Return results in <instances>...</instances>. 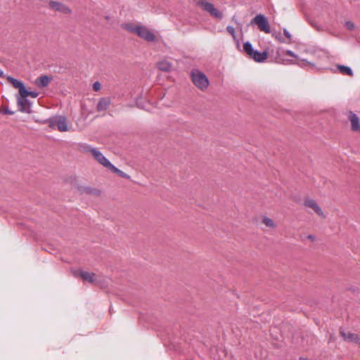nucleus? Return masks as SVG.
Masks as SVG:
<instances>
[{
	"label": "nucleus",
	"mask_w": 360,
	"mask_h": 360,
	"mask_svg": "<svg viewBox=\"0 0 360 360\" xmlns=\"http://www.w3.org/2000/svg\"><path fill=\"white\" fill-rule=\"evenodd\" d=\"M313 27L318 32L326 31L333 35H336L337 32L333 29V24H311Z\"/></svg>",
	"instance_id": "nucleus-11"
},
{
	"label": "nucleus",
	"mask_w": 360,
	"mask_h": 360,
	"mask_svg": "<svg viewBox=\"0 0 360 360\" xmlns=\"http://www.w3.org/2000/svg\"><path fill=\"white\" fill-rule=\"evenodd\" d=\"M263 223L268 227H274V223L273 220L269 217H265L263 219Z\"/></svg>",
	"instance_id": "nucleus-25"
},
{
	"label": "nucleus",
	"mask_w": 360,
	"mask_h": 360,
	"mask_svg": "<svg viewBox=\"0 0 360 360\" xmlns=\"http://www.w3.org/2000/svg\"><path fill=\"white\" fill-rule=\"evenodd\" d=\"M337 68L342 75L353 76V71L352 68L348 66L344 65H338Z\"/></svg>",
	"instance_id": "nucleus-18"
},
{
	"label": "nucleus",
	"mask_w": 360,
	"mask_h": 360,
	"mask_svg": "<svg viewBox=\"0 0 360 360\" xmlns=\"http://www.w3.org/2000/svg\"><path fill=\"white\" fill-rule=\"evenodd\" d=\"M49 6L52 11L63 14H70L72 12L71 9L66 4L60 1H50Z\"/></svg>",
	"instance_id": "nucleus-6"
},
{
	"label": "nucleus",
	"mask_w": 360,
	"mask_h": 360,
	"mask_svg": "<svg viewBox=\"0 0 360 360\" xmlns=\"http://www.w3.org/2000/svg\"><path fill=\"white\" fill-rule=\"evenodd\" d=\"M29 96H31L32 98H37L39 95V93L38 92H36V91H30L29 92Z\"/></svg>",
	"instance_id": "nucleus-29"
},
{
	"label": "nucleus",
	"mask_w": 360,
	"mask_h": 360,
	"mask_svg": "<svg viewBox=\"0 0 360 360\" xmlns=\"http://www.w3.org/2000/svg\"><path fill=\"white\" fill-rule=\"evenodd\" d=\"M73 274L75 277L79 276L84 281H86L91 283H97L98 281L95 274H90L86 271H74Z\"/></svg>",
	"instance_id": "nucleus-7"
},
{
	"label": "nucleus",
	"mask_w": 360,
	"mask_h": 360,
	"mask_svg": "<svg viewBox=\"0 0 360 360\" xmlns=\"http://www.w3.org/2000/svg\"><path fill=\"white\" fill-rule=\"evenodd\" d=\"M32 103L27 98H17V105L19 111L24 113L31 112V106Z\"/></svg>",
	"instance_id": "nucleus-8"
},
{
	"label": "nucleus",
	"mask_w": 360,
	"mask_h": 360,
	"mask_svg": "<svg viewBox=\"0 0 360 360\" xmlns=\"http://www.w3.org/2000/svg\"><path fill=\"white\" fill-rule=\"evenodd\" d=\"M251 23H264L268 22L267 18L262 14H258L252 18L250 21Z\"/></svg>",
	"instance_id": "nucleus-21"
},
{
	"label": "nucleus",
	"mask_w": 360,
	"mask_h": 360,
	"mask_svg": "<svg viewBox=\"0 0 360 360\" xmlns=\"http://www.w3.org/2000/svg\"><path fill=\"white\" fill-rule=\"evenodd\" d=\"M78 190L81 193L91 194L93 195H99L101 193L98 189L91 187L79 186L78 187Z\"/></svg>",
	"instance_id": "nucleus-15"
},
{
	"label": "nucleus",
	"mask_w": 360,
	"mask_h": 360,
	"mask_svg": "<svg viewBox=\"0 0 360 360\" xmlns=\"http://www.w3.org/2000/svg\"><path fill=\"white\" fill-rule=\"evenodd\" d=\"M348 118L351 122L352 130L360 132L359 118L357 115L349 111Z\"/></svg>",
	"instance_id": "nucleus-10"
},
{
	"label": "nucleus",
	"mask_w": 360,
	"mask_h": 360,
	"mask_svg": "<svg viewBox=\"0 0 360 360\" xmlns=\"http://www.w3.org/2000/svg\"><path fill=\"white\" fill-rule=\"evenodd\" d=\"M49 126L52 129H58L60 131H68V119L65 116L59 115L51 117L49 121Z\"/></svg>",
	"instance_id": "nucleus-4"
},
{
	"label": "nucleus",
	"mask_w": 360,
	"mask_h": 360,
	"mask_svg": "<svg viewBox=\"0 0 360 360\" xmlns=\"http://www.w3.org/2000/svg\"><path fill=\"white\" fill-rule=\"evenodd\" d=\"M195 3L199 8L209 13L210 16L219 20H222L223 13L216 8L212 3L208 2L207 0H196Z\"/></svg>",
	"instance_id": "nucleus-3"
},
{
	"label": "nucleus",
	"mask_w": 360,
	"mask_h": 360,
	"mask_svg": "<svg viewBox=\"0 0 360 360\" xmlns=\"http://www.w3.org/2000/svg\"><path fill=\"white\" fill-rule=\"evenodd\" d=\"M258 26V29L261 31H264L266 33H271L273 30L271 27V24H256Z\"/></svg>",
	"instance_id": "nucleus-23"
},
{
	"label": "nucleus",
	"mask_w": 360,
	"mask_h": 360,
	"mask_svg": "<svg viewBox=\"0 0 360 360\" xmlns=\"http://www.w3.org/2000/svg\"><path fill=\"white\" fill-rule=\"evenodd\" d=\"M205 29L210 30L213 33L216 32L215 28L205 27Z\"/></svg>",
	"instance_id": "nucleus-33"
},
{
	"label": "nucleus",
	"mask_w": 360,
	"mask_h": 360,
	"mask_svg": "<svg viewBox=\"0 0 360 360\" xmlns=\"http://www.w3.org/2000/svg\"><path fill=\"white\" fill-rule=\"evenodd\" d=\"M93 88H94V89L95 91H98V90H99V89H100V88H101V84H100V83H99L98 82H95V83L94 84V85H93Z\"/></svg>",
	"instance_id": "nucleus-31"
},
{
	"label": "nucleus",
	"mask_w": 360,
	"mask_h": 360,
	"mask_svg": "<svg viewBox=\"0 0 360 360\" xmlns=\"http://www.w3.org/2000/svg\"><path fill=\"white\" fill-rule=\"evenodd\" d=\"M30 91H28L25 86L24 85L20 90L19 94L20 96H18V98H27L29 96Z\"/></svg>",
	"instance_id": "nucleus-24"
},
{
	"label": "nucleus",
	"mask_w": 360,
	"mask_h": 360,
	"mask_svg": "<svg viewBox=\"0 0 360 360\" xmlns=\"http://www.w3.org/2000/svg\"><path fill=\"white\" fill-rule=\"evenodd\" d=\"M304 205L314 210V211L319 216H323V212L321 208L318 205L317 202L309 198L305 199Z\"/></svg>",
	"instance_id": "nucleus-9"
},
{
	"label": "nucleus",
	"mask_w": 360,
	"mask_h": 360,
	"mask_svg": "<svg viewBox=\"0 0 360 360\" xmlns=\"http://www.w3.org/2000/svg\"><path fill=\"white\" fill-rule=\"evenodd\" d=\"M108 169L110 170L111 172L118 174L121 177H123L125 179H129V177H130L127 174H126L124 172H122V170L119 169L113 165H112Z\"/></svg>",
	"instance_id": "nucleus-22"
},
{
	"label": "nucleus",
	"mask_w": 360,
	"mask_h": 360,
	"mask_svg": "<svg viewBox=\"0 0 360 360\" xmlns=\"http://www.w3.org/2000/svg\"><path fill=\"white\" fill-rule=\"evenodd\" d=\"M157 67L162 71L169 72L172 68V64L169 60L163 59L157 63Z\"/></svg>",
	"instance_id": "nucleus-17"
},
{
	"label": "nucleus",
	"mask_w": 360,
	"mask_h": 360,
	"mask_svg": "<svg viewBox=\"0 0 360 360\" xmlns=\"http://www.w3.org/2000/svg\"><path fill=\"white\" fill-rule=\"evenodd\" d=\"M52 77L48 75H41L35 80L36 85L39 88L46 87L51 82Z\"/></svg>",
	"instance_id": "nucleus-13"
},
{
	"label": "nucleus",
	"mask_w": 360,
	"mask_h": 360,
	"mask_svg": "<svg viewBox=\"0 0 360 360\" xmlns=\"http://www.w3.org/2000/svg\"><path fill=\"white\" fill-rule=\"evenodd\" d=\"M283 33H284V35L290 40L291 41V34L289 32V31L287 30V29H283Z\"/></svg>",
	"instance_id": "nucleus-28"
},
{
	"label": "nucleus",
	"mask_w": 360,
	"mask_h": 360,
	"mask_svg": "<svg viewBox=\"0 0 360 360\" xmlns=\"http://www.w3.org/2000/svg\"><path fill=\"white\" fill-rule=\"evenodd\" d=\"M4 75V71L0 69V77Z\"/></svg>",
	"instance_id": "nucleus-35"
},
{
	"label": "nucleus",
	"mask_w": 360,
	"mask_h": 360,
	"mask_svg": "<svg viewBox=\"0 0 360 360\" xmlns=\"http://www.w3.org/2000/svg\"><path fill=\"white\" fill-rule=\"evenodd\" d=\"M190 77L192 82L197 88L202 91L207 89L210 84L209 79L204 72L194 68L191 70Z\"/></svg>",
	"instance_id": "nucleus-2"
},
{
	"label": "nucleus",
	"mask_w": 360,
	"mask_h": 360,
	"mask_svg": "<svg viewBox=\"0 0 360 360\" xmlns=\"http://www.w3.org/2000/svg\"><path fill=\"white\" fill-rule=\"evenodd\" d=\"M243 51L246 53L249 58H250L255 51V49L253 48L252 44L248 41L243 44Z\"/></svg>",
	"instance_id": "nucleus-20"
},
{
	"label": "nucleus",
	"mask_w": 360,
	"mask_h": 360,
	"mask_svg": "<svg viewBox=\"0 0 360 360\" xmlns=\"http://www.w3.org/2000/svg\"><path fill=\"white\" fill-rule=\"evenodd\" d=\"M345 25L349 30H353L355 28V24H345Z\"/></svg>",
	"instance_id": "nucleus-30"
},
{
	"label": "nucleus",
	"mask_w": 360,
	"mask_h": 360,
	"mask_svg": "<svg viewBox=\"0 0 360 360\" xmlns=\"http://www.w3.org/2000/svg\"><path fill=\"white\" fill-rule=\"evenodd\" d=\"M268 58V52L266 51H259L255 50L250 58L254 59L256 62L262 63Z\"/></svg>",
	"instance_id": "nucleus-14"
},
{
	"label": "nucleus",
	"mask_w": 360,
	"mask_h": 360,
	"mask_svg": "<svg viewBox=\"0 0 360 360\" xmlns=\"http://www.w3.org/2000/svg\"><path fill=\"white\" fill-rule=\"evenodd\" d=\"M122 26L124 30L137 34L147 41L154 42L158 41L155 34L144 26L137 25L136 24H122Z\"/></svg>",
	"instance_id": "nucleus-1"
},
{
	"label": "nucleus",
	"mask_w": 360,
	"mask_h": 360,
	"mask_svg": "<svg viewBox=\"0 0 360 360\" xmlns=\"http://www.w3.org/2000/svg\"><path fill=\"white\" fill-rule=\"evenodd\" d=\"M308 238L313 240L314 237L312 235H309Z\"/></svg>",
	"instance_id": "nucleus-34"
},
{
	"label": "nucleus",
	"mask_w": 360,
	"mask_h": 360,
	"mask_svg": "<svg viewBox=\"0 0 360 360\" xmlns=\"http://www.w3.org/2000/svg\"><path fill=\"white\" fill-rule=\"evenodd\" d=\"M300 360H308V359H306V358L300 357Z\"/></svg>",
	"instance_id": "nucleus-36"
},
{
	"label": "nucleus",
	"mask_w": 360,
	"mask_h": 360,
	"mask_svg": "<svg viewBox=\"0 0 360 360\" xmlns=\"http://www.w3.org/2000/svg\"><path fill=\"white\" fill-rule=\"evenodd\" d=\"M8 81L12 84L13 86L18 89V91L25 85L24 83L11 76L7 77Z\"/></svg>",
	"instance_id": "nucleus-19"
},
{
	"label": "nucleus",
	"mask_w": 360,
	"mask_h": 360,
	"mask_svg": "<svg viewBox=\"0 0 360 360\" xmlns=\"http://www.w3.org/2000/svg\"><path fill=\"white\" fill-rule=\"evenodd\" d=\"M285 55L288 56H291V57H293V58H297V56L291 50H287L285 51Z\"/></svg>",
	"instance_id": "nucleus-27"
},
{
	"label": "nucleus",
	"mask_w": 360,
	"mask_h": 360,
	"mask_svg": "<svg viewBox=\"0 0 360 360\" xmlns=\"http://www.w3.org/2000/svg\"><path fill=\"white\" fill-rule=\"evenodd\" d=\"M4 113L7 115H13L15 112L14 111L11 110L8 108H6L4 110Z\"/></svg>",
	"instance_id": "nucleus-32"
},
{
	"label": "nucleus",
	"mask_w": 360,
	"mask_h": 360,
	"mask_svg": "<svg viewBox=\"0 0 360 360\" xmlns=\"http://www.w3.org/2000/svg\"><path fill=\"white\" fill-rule=\"evenodd\" d=\"M86 151L90 152L95 159L105 167L109 169L112 165L99 150L96 148H91V146H86L85 148Z\"/></svg>",
	"instance_id": "nucleus-5"
},
{
	"label": "nucleus",
	"mask_w": 360,
	"mask_h": 360,
	"mask_svg": "<svg viewBox=\"0 0 360 360\" xmlns=\"http://www.w3.org/2000/svg\"><path fill=\"white\" fill-rule=\"evenodd\" d=\"M340 334L343 339L349 342H355L360 345V337L354 333L350 332L340 331Z\"/></svg>",
	"instance_id": "nucleus-12"
},
{
	"label": "nucleus",
	"mask_w": 360,
	"mask_h": 360,
	"mask_svg": "<svg viewBox=\"0 0 360 360\" xmlns=\"http://www.w3.org/2000/svg\"><path fill=\"white\" fill-rule=\"evenodd\" d=\"M110 104V101L108 98H102L99 100L97 104V110L98 112L104 111L108 109Z\"/></svg>",
	"instance_id": "nucleus-16"
},
{
	"label": "nucleus",
	"mask_w": 360,
	"mask_h": 360,
	"mask_svg": "<svg viewBox=\"0 0 360 360\" xmlns=\"http://www.w3.org/2000/svg\"><path fill=\"white\" fill-rule=\"evenodd\" d=\"M227 32L233 37L234 39H236L235 29L233 26L229 25L226 27Z\"/></svg>",
	"instance_id": "nucleus-26"
}]
</instances>
